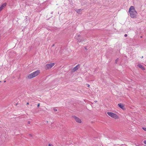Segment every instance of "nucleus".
<instances>
[{
    "instance_id": "f257e3e1",
    "label": "nucleus",
    "mask_w": 146,
    "mask_h": 146,
    "mask_svg": "<svg viewBox=\"0 0 146 146\" xmlns=\"http://www.w3.org/2000/svg\"><path fill=\"white\" fill-rule=\"evenodd\" d=\"M129 13L130 14V16L132 18H134L136 17L137 12L133 6H131L129 8Z\"/></svg>"
},
{
    "instance_id": "f03ea898",
    "label": "nucleus",
    "mask_w": 146,
    "mask_h": 146,
    "mask_svg": "<svg viewBox=\"0 0 146 146\" xmlns=\"http://www.w3.org/2000/svg\"><path fill=\"white\" fill-rule=\"evenodd\" d=\"M40 73V70H37L35 71L28 75L27 76L26 78L28 79H31L37 76L38 75H39Z\"/></svg>"
},
{
    "instance_id": "7ed1b4c3",
    "label": "nucleus",
    "mask_w": 146,
    "mask_h": 146,
    "mask_svg": "<svg viewBox=\"0 0 146 146\" xmlns=\"http://www.w3.org/2000/svg\"><path fill=\"white\" fill-rule=\"evenodd\" d=\"M107 114L109 116L112 118L115 119H118L119 118V116L115 113L111 112H108Z\"/></svg>"
},
{
    "instance_id": "20e7f679",
    "label": "nucleus",
    "mask_w": 146,
    "mask_h": 146,
    "mask_svg": "<svg viewBox=\"0 0 146 146\" xmlns=\"http://www.w3.org/2000/svg\"><path fill=\"white\" fill-rule=\"evenodd\" d=\"M55 63H54L47 64L45 66V68L46 70L49 69L53 67Z\"/></svg>"
},
{
    "instance_id": "39448f33",
    "label": "nucleus",
    "mask_w": 146,
    "mask_h": 146,
    "mask_svg": "<svg viewBox=\"0 0 146 146\" xmlns=\"http://www.w3.org/2000/svg\"><path fill=\"white\" fill-rule=\"evenodd\" d=\"M77 40L78 42L82 43L84 42V38L79 35L77 36Z\"/></svg>"
},
{
    "instance_id": "423d86ee",
    "label": "nucleus",
    "mask_w": 146,
    "mask_h": 146,
    "mask_svg": "<svg viewBox=\"0 0 146 146\" xmlns=\"http://www.w3.org/2000/svg\"><path fill=\"white\" fill-rule=\"evenodd\" d=\"M73 117L77 122L79 123H82V121L79 118L75 116H74Z\"/></svg>"
},
{
    "instance_id": "0eeeda50",
    "label": "nucleus",
    "mask_w": 146,
    "mask_h": 146,
    "mask_svg": "<svg viewBox=\"0 0 146 146\" xmlns=\"http://www.w3.org/2000/svg\"><path fill=\"white\" fill-rule=\"evenodd\" d=\"M7 3H5L1 5V6L0 7V12L7 5Z\"/></svg>"
},
{
    "instance_id": "6e6552de",
    "label": "nucleus",
    "mask_w": 146,
    "mask_h": 146,
    "mask_svg": "<svg viewBox=\"0 0 146 146\" xmlns=\"http://www.w3.org/2000/svg\"><path fill=\"white\" fill-rule=\"evenodd\" d=\"M118 106L122 109L123 110L124 109V105L123 104L121 103H119L118 104Z\"/></svg>"
},
{
    "instance_id": "1a4fd4ad",
    "label": "nucleus",
    "mask_w": 146,
    "mask_h": 146,
    "mask_svg": "<svg viewBox=\"0 0 146 146\" xmlns=\"http://www.w3.org/2000/svg\"><path fill=\"white\" fill-rule=\"evenodd\" d=\"M137 66H138V67L141 68L142 70H144L145 69L144 67L141 64H138V65Z\"/></svg>"
},
{
    "instance_id": "9d476101",
    "label": "nucleus",
    "mask_w": 146,
    "mask_h": 146,
    "mask_svg": "<svg viewBox=\"0 0 146 146\" xmlns=\"http://www.w3.org/2000/svg\"><path fill=\"white\" fill-rule=\"evenodd\" d=\"M78 65H77L75 67L73 68L72 69V72H75L78 69Z\"/></svg>"
},
{
    "instance_id": "9b49d317",
    "label": "nucleus",
    "mask_w": 146,
    "mask_h": 146,
    "mask_svg": "<svg viewBox=\"0 0 146 146\" xmlns=\"http://www.w3.org/2000/svg\"><path fill=\"white\" fill-rule=\"evenodd\" d=\"M81 11V9H78L76 11L78 13H79Z\"/></svg>"
},
{
    "instance_id": "f8f14e48",
    "label": "nucleus",
    "mask_w": 146,
    "mask_h": 146,
    "mask_svg": "<svg viewBox=\"0 0 146 146\" xmlns=\"http://www.w3.org/2000/svg\"><path fill=\"white\" fill-rule=\"evenodd\" d=\"M53 110L54 111H57V109H56L55 108H53Z\"/></svg>"
},
{
    "instance_id": "ddd939ff",
    "label": "nucleus",
    "mask_w": 146,
    "mask_h": 146,
    "mask_svg": "<svg viewBox=\"0 0 146 146\" xmlns=\"http://www.w3.org/2000/svg\"><path fill=\"white\" fill-rule=\"evenodd\" d=\"M143 130H144V131H146V128L145 127H143L142 128Z\"/></svg>"
},
{
    "instance_id": "4468645a",
    "label": "nucleus",
    "mask_w": 146,
    "mask_h": 146,
    "mask_svg": "<svg viewBox=\"0 0 146 146\" xmlns=\"http://www.w3.org/2000/svg\"><path fill=\"white\" fill-rule=\"evenodd\" d=\"M48 146H54L52 145L51 144H49Z\"/></svg>"
},
{
    "instance_id": "2eb2a0df",
    "label": "nucleus",
    "mask_w": 146,
    "mask_h": 146,
    "mask_svg": "<svg viewBox=\"0 0 146 146\" xmlns=\"http://www.w3.org/2000/svg\"><path fill=\"white\" fill-rule=\"evenodd\" d=\"M143 143L145 144L146 145V140L144 141H143Z\"/></svg>"
},
{
    "instance_id": "dca6fc26",
    "label": "nucleus",
    "mask_w": 146,
    "mask_h": 146,
    "mask_svg": "<svg viewBox=\"0 0 146 146\" xmlns=\"http://www.w3.org/2000/svg\"><path fill=\"white\" fill-rule=\"evenodd\" d=\"M40 104H39H39L37 105V107H39V106H40Z\"/></svg>"
},
{
    "instance_id": "f3484780",
    "label": "nucleus",
    "mask_w": 146,
    "mask_h": 146,
    "mask_svg": "<svg viewBox=\"0 0 146 146\" xmlns=\"http://www.w3.org/2000/svg\"><path fill=\"white\" fill-rule=\"evenodd\" d=\"M124 36H125V37H126L127 36V34H125L124 35Z\"/></svg>"
},
{
    "instance_id": "a211bd4d",
    "label": "nucleus",
    "mask_w": 146,
    "mask_h": 146,
    "mask_svg": "<svg viewBox=\"0 0 146 146\" xmlns=\"http://www.w3.org/2000/svg\"><path fill=\"white\" fill-rule=\"evenodd\" d=\"M88 87H90V85L89 84H88Z\"/></svg>"
},
{
    "instance_id": "6ab92c4d",
    "label": "nucleus",
    "mask_w": 146,
    "mask_h": 146,
    "mask_svg": "<svg viewBox=\"0 0 146 146\" xmlns=\"http://www.w3.org/2000/svg\"><path fill=\"white\" fill-rule=\"evenodd\" d=\"M27 105H29V103L28 102L27 103Z\"/></svg>"
},
{
    "instance_id": "aec40b11",
    "label": "nucleus",
    "mask_w": 146,
    "mask_h": 146,
    "mask_svg": "<svg viewBox=\"0 0 146 146\" xmlns=\"http://www.w3.org/2000/svg\"><path fill=\"white\" fill-rule=\"evenodd\" d=\"M30 122L29 121L28 122V123H30Z\"/></svg>"
},
{
    "instance_id": "412c9836",
    "label": "nucleus",
    "mask_w": 146,
    "mask_h": 146,
    "mask_svg": "<svg viewBox=\"0 0 146 146\" xmlns=\"http://www.w3.org/2000/svg\"><path fill=\"white\" fill-rule=\"evenodd\" d=\"M143 58V56H142L141 58Z\"/></svg>"
}]
</instances>
